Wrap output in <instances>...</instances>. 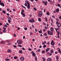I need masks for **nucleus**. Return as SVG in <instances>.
I'll return each mask as SVG.
<instances>
[{"label": "nucleus", "mask_w": 61, "mask_h": 61, "mask_svg": "<svg viewBox=\"0 0 61 61\" xmlns=\"http://www.w3.org/2000/svg\"><path fill=\"white\" fill-rule=\"evenodd\" d=\"M27 8H28V9L29 10L30 9V5L29 3V1H28L27 2Z\"/></svg>", "instance_id": "nucleus-1"}, {"label": "nucleus", "mask_w": 61, "mask_h": 61, "mask_svg": "<svg viewBox=\"0 0 61 61\" xmlns=\"http://www.w3.org/2000/svg\"><path fill=\"white\" fill-rule=\"evenodd\" d=\"M17 42L18 44H22V41L21 40H18Z\"/></svg>", "instance_id": "nucleus-2"}, {"label": "nucleus", "mask_w": 61, "mask_h": 61, "mask_svg": "<svg viewBox=\"0 0 61 61\" xmlns=\"http://www.w3.org/2000/svg\"><path fill=\"white\" fill-rule=\"evenodd\" d=\"M56 24H57L58 27H59L61 26V24L59 23H58L57 21H56Z\"/></svg>", "instance_id": "nucleus-3"}, {"label": "nucleus", "mask_w": 61, "mask_h": 61, "mask_svg": "<svg viewBox=\"0 0 61 61\" xmlns=\"http://www.w3.org/2000/svg\"><path fill=\"white\" fill-rule=\"evenodd\" d=\"M29 21L31 23H33L34 22V19L31 18V19L29 20Z\"/></svg>", "instance_id": "nucleus-4"}, {"label": "nucleus", "mask_w": 61, "mask_h": 61, "mask_svg": "<svg viewBox=\"0 0 61 61\" xmlns=\"http://www.w3.org/2000/svg\"><path fill=\"white\" fill-rule=\"evenodd\" d=\"M20 60L21 61H24V57H22L20 58Z\"/></svg>", "instance_id": "nucleus-5"}, {"label": "nucleus", "mask_w": 61, "mask_h": 61, "mask_svg": "<svg viewBox=\"0 0 61 61\" xmlns=\"http://www.w3.org/2000/svg\"><path fill=\"white\" fill-rule=\"evenodd\" d=\"M21 14L22 15L23 17H25V14L23 13L22 12H21Z\"/></svg>", "instance_id": "nucleus-6"}, {"label": "nucleus", "mask_w": 61, "mask_h": 61, "mask_svg": "<svg viewBox=\"0 0 61 61\" xmlns=\"http://www.w3.org/2000/svg\"><path fill=\"white\" fill-rule=\"evenodd\" d=\"M51 44L52 45V46H54L55 45V43H54V41H51Z\"/></svg>", "instance_id": "nucleus-7"}, {"label": "nucleus", "mask_w": 61, "mask_h": 61, "mask_svg": "<svg viewBox=\"0 0 61 61\" xmlns=\"http://www.w3.org/2000/svg\"><path fill=\"white\" fill-rule=\"evenodd\" d=\"M39 14L40 15H42V14H43L42 12L41 11H40L39 12Z\"/></svg>", "instance_id": "nucleus-8"}, {"label": "nucleus", "mask_w": 61, "mask_h": 61, "mask_svg": "<svg viewBox=\"0 0 61 61\" xmlns=\"http://www.w3.org/2000/svg\"><path fill=\"white\" fill-rule=\"evenodd\" d=\"M1 44H5V41H2L1 42Z\"/></svg>", "instance_id": "nucleus-9"}, {"label": "nucleus", "mask_w": 61, "mask_h": 61, "mask_svg": "<svg viewBox=\"0 0 61 61\" xmlns=\"http://www.w3.org/2000/svg\"><path fill=\"white\" fill-rule=\"evenodd\" d=\"M54 1H51L50 2V4H54Z\"/></svg>", "instance_id": "nucleus-10"}, {"label": "nucleus", "mask_w": 61, "mask_h": 61, "mask_svg": "<svg viewBox=\"0 0 61 61\" xmlns=\"http://www.w3.org/2000/svg\"><path fill=\"white\" fill-rule=\"evenodd\" d=\"M0 5L2 6H5V5H4V3H2L0 4Z\"/></svg>", "instance_id": "nucleus-11"}, {"label": "nucleus", "mask_w": 61, "mask_h": 61, "mask_svg": "<svg viewBox=\"0 0 61 61\" xmlns=\"http://www.w3.org/2000/svg\"><path fill=\"white\" fill-rule=\"evenodd\" d=\"M56 12L57 13L58 12H59V9H56Z\"/></svg>", "instance_id": "nucleus-12"}, {"label": "nucleus", "mask_w": 61, "mask_h": 61, "mask_svg": "<svg viewBox=\"0 0 61 61\" xmlns=\"http://www.w3.org/2000/svg\"><path fill=\"white\" fill-rule=\"evenodd\" d=\"M45 44H46V41H44V42H43L42 43V44L43 45H44Z\"/></svg>", "instance_id": "nucleus-13"}, {"label": "nucleus", "mask_w": 61, "mask_h": 61, "mask_svg": "<svg viewBox=\"0 0 61 61\" xmlns=\"http://www.w3.org/2000/svg\"><path fill=\"white\" fill-rule=\"evenodd\" d=\"M8 51L9 53H11V52H12V50L9 49L8 50Z\"/></svg>", "instance_id": "nucleus-14"}, {"label": "nucleus", "mask_w": 61, "mask_h": 61, "mask_svg": "<svg viewBox=\"0 0 61 61\" xmlns=\"http://www.w3.org/2000/svg\"><path fill=\"white\" fill-rule=\"evenodd\" d=\"M50 50V48H48L46 49V52H47Z\"/></svg>", "instance_id": "nucleus-15"}, {"label": "nucleus", "mask_w": 61, "mask_h": 61, "mask_svg": "<svg viewBox=\"0 0 61 61\" xmlns=\"http://www.w3.org/2000/svg\"><path fill=\"white\" fill-rule=\"evenodd\" d=\"M48 61H51V58H49L47 59Z\"/></svg>", "instance_id": "nucleus-16"}, {"label": "nucleus", "mask_w": 61, "mask_h": 61, "mask_svg": "<svg viewBox=\"0 0 61 61\" xmlns=\"http://www.w3.org/2000/svg\"><path fill=\"white\" fill-rule=\"evenodd\" d=\"M18 58V57L16 56H15L14 57V58L15 59H17Z\"/></svg>", "instance_id": "nucleus-17"}, {"label": "nucleus", "mask_w": 61, "mask_h": 61, "mask_svg": "<svg viewBox=\"0 0 61 61\" xmlns=\"http://www.w3.org/2000/svg\"><path fill=\"white\" fill-rule=\"evenodd\" d=\"M47 1H46L45 2V5H47Z\"/></svg>", "instance_id": "nucleus-18"}, {"label": "nucleus", "mask_w": 61, "mask_h": 61, "mask_svg": "<svg viewBox=\"0 0 61 61\" xmlns=\"http://www.w3.org/2000/svg\"><path fill=\"white\" fill-rule=\"evenodd\" d=\"M50 30L51 31H53L54 30V29L53 28L51 27L50 28Z\"/></svg>", "instance_id": "nucleus-19"}, {"label": "nucleus", "mask_w": 61, "mask_h": 61, "mask_svg": "<svg viewBox=\"0 0 61 61\" xmlns=\"http://www.w3.org/2000/svg\"><path fill=\"white\" fill-rule=\"evenodd\" d=\"M32 55L33 56H34V57H35L36 56V54L35 53H33L32 54Z\"/></svg>", "instance_id": "nucleus-20"}, {"label": "nucleus", "mask_w": 61, "mask_h": 61, "mask_svg": "<svg viewBox=\"0 0 61 61\" xmlns=\"http://www.w3.org/2000/svg\"><path fill=\"white\" fill-rule=\"evenodd\" d=\"M7 17L8 19H9L10 20H11V19H11V17H9V16H8Z\"/></svg>", "instance_id": "nucleus-21"}, {"label": "nucleus", "mask_w": 61, "mask_h": 61, "mask_svg": "<svg viewBox=\"0 0 61 61\" xmlns=\"http://www.w3.org/2000/svg\"><path fill=\"white\" fill-rule=\"evenodd\" d=\"M5 60L6 61H9V60H10V59H9L7 58V59H5Z\"/></svg>", "instance_id": "nucleus-22"}, {"label": "nucleus", "mask_w": 61, "mask_h": 61, "mask_svg": "<svg viewBox=\"0 0 61 61\" xmlns=\"http://www.w3.org/2000/svg\"><path fill=\"white\" fill-rule=\"evenodd\" d=\"M19 52L20 54H22V50H20L19 51Z\"/></svg>", "instance_id": "nucleus-23"}, {"label": "nucleus", "mask_w": 61, "mask_h": 61, "mask_svg": "<svg viewBox=\"0 0 61 61\" xmlns=\"http://www.w3.org/2000/svg\"><path fill=\"white\" fill-rule=\"evenodd\" d=\"M42 59H43V61H45L46 60V59L44 57H42Z\"/></svg>", "instance_id": "nucleus-24"}, {"label": "nucleus", "mask_w": 61, "mask_h": 61, "mask_svg": "<svg viewBox=\"0 0 61 61\" xmlns=\"http://www.w3.org/2000/svg\"><path fill=\"white\" fill-rule=\"evenodd\" d=\"M46 14L47 15H50V13L49 12H47Z\"/></svg>", "instance_id": "nucleus-25"}, {"label": "nucleus", "mask_w": 61, "mask_h": 61, "mask_svg": "<svg viewBox=\"0 0 61 61\" xmlns=\"http://www.w3.org/2000/svg\"><path fill=\"white\" fill-rule=\"evenodd\" d=\"M43 47L44 48H46V45H44L43 46Z\"/></svg>", "instance_id": "nucleus-26"}, {"label": "nucleus", "mask_w": 61, "mask_h": 61, "mask_svg": "<svg viewBox=\"0 0 61 61\" xmlns=\"http://www.w3.org/2000/svg\"><path fill=\"white\" fill-rule=\"evenodd\" d=\"M39 33H41V34L42 33V32L41 30H40V31H39Z\"/></svg>", "instance_id": "nucleus-27"}, {"label": "nucleus", "mask_w": 61, "mask_h": 61, "mask_svg": "<svg viewBox=\"0 0 61 61\" xmlns=\"http://www.w3.org/2000/svg\"><path fill=\"white\" fill-rule=\"evenodd\" d=\"M38 20L39 22H41V20L40 18H39L38 19Z\"/></svg>", "instance_id": "nucleus-28"}, {"label": "nucleus", "mask_w": 61, "mask_h": 61, "mask_svg": "<svg viewBox=\"0 0 61 61\" xmlns=\"http://www.w3.org/2000/svg\"><path fill=\"white\" fill-rule=\"evenodd\" d=\"M53 33L52 32H51V33H50V36H52L53 35V33Z\"/></svg>", "instance_id": "nucleus-29"}, {"label": "nucleus", "mask_w": 61, "mask_h": 61, "mask_svg": "<svg viewBox=\"0 0 61 61\" xmlns=\"http://www.w3.org/2000/svg\"><path fill=\"white\" fill-rule=\"evenodd\" d=\"M3 13H4V14H5V11L3 10L2 11Z\"/></svg>", "instance_id": "nucleus-30"}, {"label": "nucleus", "mask_w": 61, "mask_h": 61, "mask_svg": "<svg viewBox=\"0 0 61 61\" xmlns=\"http://www.w3.org/2000/svg\"><path fill=\"white\" fill-rule=\"evenodd\" d=\"M37 57H36V56L35 57V59L36 61H37Z\"/></svg>", "instance_id": "nucleus-31"}, {"label": "nucleus", "mask_w": 61, "mask_h": 61, "mask_svg": "<svg viewBox=\"0 0 61 61\" xmlns=\"http://www.w3.org/2000/svg\"><path fill=\"white\" fill-rule=\"evenodd\" d=\"M50 54V52H48L47 53V56H49Z\"/></svg>", "instance_id": "nucleus-32"}, {"label": "nucleus", "mask_w": 61, "mask_h": 61, "mask_svg": "<svg viewBox=\"0 0 61 61\" xmlns=\"http://www.w3.org/2000/svg\"><path fill=\"white\" fill-rule=\"evenodd\" d=\"M8 21L9 23H10V22H11V20H8Z\"/></svg>", "instance_id": "nucleus-33"}, {"label": "nucleus", "mask_w": 61, "mask_h": 61, "mask_svg": "<svg viewBox=\"0 0 61 61\" xmlns=\"http://www.w3.org/2000/svg\"><path fill=\"white\" fill-rule=\"evenodd\" d=\"M55 29L56 30V32H57V30H58V29L56 28H55Z\"/></svg>", "instance_id": "nucleus-34"}, {"label": "nucleus", "mask_w": 61, "mask_h": 61, "mask_svg": "<svg viewBox=\"0 0 61 61\" xmlns=\"http://www.w3.org/2000/svg\"><path fill=\"white\" fill-rule=\"evenodd\" d=\"M18 46H19V47H22V46L20 45H18Z\"/></svg>", "instance_id": "nucleus-35"}, {"label": "nucleus", "mask_w": 61, "mask_h": 61, "mask_svg": "<svg viewBox=\"0 0 61 61\" xmlns=\"http://www.w3.org/2000/svg\"><path fill=\"white\" fill-rule=\"evenodd\" d=\"M24 5L25 6H27V4L26 3H25Z\"/></svg>", "instance_id": "nucleus-36"}, {"label": "nucleus", "mask_w": 61, "mask_h": 61, "mask_svg": "<svg viewBox=\"0 0 61 61\" xmlns=\"http://www.w3.org/2000/svg\"><path fill=\"white\" fill-rule=\"evenodd\" d=\"M59 52L60 53H61V50H60V49H59V50H58Z\"/></svg>", "instance_id": "nucleus-37"}, {"label": "nucleus", "mask_w": 61, "mask_h": 61, "mask_svg": "<svg viewBox=\"0 0 61 61\" xmlns=\"http://www.w3.org/2000/svg\"><path fill=\"white\" fill-rule=\"evenodd\" d=\"M56 60H58V59H59V58H58V56H56Z\"/></svg>", "instance_id": "nucleus-38"}, {"label": "nucleus", "mask_w": 61, "mask_h": 61, "mask_svg": "<svg viewBox=\"0 0 61 61\" xmlns=\"http://www.w3.org/2000/svg\"><path fill=\"white\" fill-rule=\"evenodd\" d=\"M4 27H7V26L6 24L4 25Z\"/></svg>", "instance_id": "nucleus-39"}, {"label": "nucleus", "mask_w": 61, "mask_h": 61, "mask_svg": "<svg viewBox=\"0 0 61 61\" xmlns=\"http://www.w3.org/2000/svg\"><path fill=\"white\" fill-rule=\"evenodd\" d=\"M49 33H50V31H47V33L48 35H49Z\"/></svg>", "instance_id": "nucleus-40"}, {"label": "nucleus", "mask_w": 61, "mask_h": 61, "mask_svg": "<svg viewBox=\"0 0 61 61\" xmlns=\"http://www.w3.org/2000/svg\"><path fill=\"white\" fill-rule=\"evenodd\" d=\"M51 53H53V50H51Z\"/></svg>", "instance_id": "nucleus-41"}, {"label": "nucleus", "mask_w": 61, "mask_h": 61, "mask_svg": "<svg viewBox=\"0 0 61 61\" xmlns=\"http://www.w3.org/2000/svg\"><path fill=\"white\" fill-rule=\"evenodd\" d=\"M22 6L23 7V8H24L25 9V8H26L24 6H23V5H22Z\"/></svg>", "instance_id": "nucleus-42"}, {"label": "nucleus", "mask_w": 61, "mask_h": 61, "mask_svg": "<svg viewBox=\"0 0 61 61\" xmlns=\"http://www.w3.org/2000/svg\"><path fill=\"white\" fill-rule=\"evenodd\" d=\"M6 30H3V32H4V33H5V32H6Z\"/></svg>", "instance_id": "nucleus-43"}, {"label": "nucleus", "mask_w": 61, "mask_h": 61, "mask_svg": "<svg viewBox=\"0 0 61 61\" xmlns=\"http://www.w3.org/2000/svg\"><path fill=\"white\" fill-rule=\"evenodd\" d=\"M38 17H41V16H42L41 15H38Z\"/></svg>", "instance_id": "nucleus-44"}, {"label": "nucleus", "mask_w": 61, "mask_h": 61, "mask_svg": "<svg viewBox=\"0 0 61 61\" xmlns=\"http://www.w3.org/2000/svg\"><path fill=\"white\" fill-rule=\"evenodd\" d=\"M28 50L29 51H32V49H30V48H29Z\"/></svg>", "instance_id": "nucleus-45"}, {"label": "nucleus", "mask_w": 61, "mask_h": 61, "mask_svg": "<svg viewBox=\"0 0 61 61\" xmlns=\"http://www.w3.org/2000/svg\"><path fill=\"white\" fill-rule=\"evenodd\" d=\"M34 9L35 10V11H36V9L35 7L34 8Z\"/></svg>", "instance_id": "nucleus-46"}, {"label": "nucleus", "mask_w": 61, "mask_h": 61, "mask_svg": "<svg viewBox=\"0 0 61 61\" xmlns=\"http://www.w3.org/2000/svg\"><path fill=\"white\" fill-rule=\"evenodd\" d=\"M52 17L53 18H55V17L54 15H52Z\"/></svg>", "instance_id": "nucleus-47"}, {"label": "nucleus", "mask_w": 61, "mask_h": 61, "mask_svg": "<svg viewBox=\"0 0 61 61\" xmlns=\"http://www.w3.org/2000/svg\"><path fill=\"white\" fill-rule=\"evenodd\" d=\"M42 52L43 53H45V51H42Z\"/></svg>", "instance_id": "nucleus-48"}, {"label": "nucleus", "mask_w": 61, "mask_h": 61, "mask_svg": "<svg viewBox=\"0 0 61 61\" xmlns=\"http://www.w3.org/2000/svg\"><path fill=\"white\" fill-rule=\"evenodd\" d=\"M57 5L58 7H60V6H60V5H59V4H58Z\"/></svg>", "instance_id": "nucleus-49"}, {"label": "nucleus", "mask_w": 61, "mask_h": 61, "mask_svg": "<svg viewBox=\"0 0 61 61\" xmlns=\"http://www.w3.org/2000/svg\"><path fill=\"white\" fill-rule=\"evenodd\" d=\"M24 29L25 30H26L27 29V28H25Z\"/></svg>", "instance_id": "nucleus-50"}, {"label": "nucleus", "mask_w": 61, "mask_h": 61, "mask_svg": "<svg viewBox=\"0 0 61 61\" xmlns=\"http://www.w3.org/2000/svg\"><path fill=\"white\" fill-rule=\"evenodd\" d=\"M3 28L4 29V30H6V28L5 27H3Z\"/></svg>", "instance_id": "nucleus-51"}, {"label": "nucleus", "mask_w": 61, "mask_h": 61, "mask_svg": "<svg viewBox=\"0 0 61 61\" xmlns=\"http://www.w3.org/2000/svg\"><path fill=\"white\" fill-rule=\"evenodd\" d=\"M57 33L58 34V35H60V32H59V31H57Z\"/></svg>", "instance_id": "nucleus-52"}, {"label": "nucleus", "mask_w": 61, "mask_h": 61, "mask_svg": "<svg viewBox=\"0 0 61 61\" xmlns=\"http://www.w3.org/2000/svg\"><path fill=\"white\" fill-rule=\"evenodd\" d=\"M44 35L45 36H46V35H47L46 34V33H44Z\"/></svg>", "instance_id": "nucleus-53"}, {"label": "nucleus", "mask_w": 61, "mask_h": 61, "mask_svg": "<svg viewBox=\"0 0 61 61\" xmlns=\"http://www.w3.org/2000/svg\"><path fill=\"white\" fill-rule=\"evenodd\" d=\"M32 34H33V33L32 32H31L30 33V36H31V35H32Z\"/></svg>", "instance_id": "nucleus-54"}, {"label": "nucleus", "mask_w": 61, "mask_h": 61, "mask_svg": "<svg viewBox=\"0 0 61 61\" xmlns=\"http://www.w3.org/2000/svg\"><path fill=\"white\" fill-rule=\"evenodd\" d=\"M22 50H23L24 51H25V48H22Z\"/></svg>", "instance_id": "nucleus-55"}, {"label": "nucleus", "mask_w": 61, "mask_h": 61, "mask_svg": "<svg viewBox=\"0 0 61 61\" xmlns=\"http://www.w3.org/2000/svg\"><path fill=\"white\" fill-rule=\"evenodd\" d=\"M6 42H7V43H9V41L8 40H7Z\"/></svg>", "instance_id": "nucleus-56"}, {"label": "nucleus", "mask_w": 61, "mask_h": 61, "mask_svg": "<svg viewBox=\"0 0 61 61\" xmlns=\"http://www.w3.org/2000/svg\"><path fill=\"white\" fill-rule=\"evenodd\" d=\"M13 36H14V37H15L16 36V34H14Z\"/></svg>", "instance_id": "nucleus-57"}, {"label": "nucleus", "mask_w": 61, "mask_h": 61, "mask_svg": "<svg viewBox=\"0 0 61 61\" xmlns=\"http://www.w3.org/2000/svg\"><path fill=\"white\" fill-rule=\"evenodd\" d=\"M38 52H40V49H39L37 50Z\"/></svg>", "instance_id": "nucleus-58"}, {"label": "nucleus", "mask_w": 61, "mask_h": 61, "mask_svg": "<svg viewBox=\"0 0 61 61\" xmlns=\"http://www.w3.org/2000/svg\"><path fill=\"white\" fill-rule=\"evenodd\" d=\"M13 46H14V47H17V46L15 45Z\"/></svg>", "instance_id": "nucleus-59"}, {"label": "nucleus", "mask_w": 61, "mask_h": 61, "mask_svg": "<svg viewBox=\"0 0 61 61\" xmlns=\"http://www.w3.org/2000/svg\"><path fill=\"white\" fill-rule=\"evenodd\" d=\"M42 3H43V4H44L45 3V2L44 1H43Z\"/></svg>", "instance_id": "nucleus-60"}, {"label": "nucleus", "mask_w": 61, "mask_h": 61, "mask_svg": "<svg viewBox=\"0 0 61 61\" xmlns=\"http://www.w3.org/2000/svg\"><path fill=\"white\" fill-rule=\"evenodd\" d=\"M35 31H36V32H37V29H35Z\"/></svg>", "instance_id": "nucleus-61"}, {"label": "nucleus", "mask_w": 61, "mask_h": 61, "mask_svg": "<svg viewBox=\"0 0 61 61\" xmlns=\"http://www.w3.org/2000/svg\"><path fill=\"white\" fill-rule=\"evenodd\" d=\"M39 48H42V46H40Z\"/></svg>", "instance_id": "nucleus-62"}, {"label": "nucleus", "mask_w": 61, "mask_h": 61, "mask_svg": "<svg viewBox=\"0 0 61 61\" xmlns=\"http://www.w3.org/2000/svg\"><path fill=\"white\" fill-rule=\"evenodd\" d=\"M7 11H9V8L7 9Z\"/></svg>", "instance_id": "nucleus-63"}, {"label": "nucleus", "mask_w": 61, "mask_h": 61, "mask_svg": "<svg viewBox=\"0 0 61 61\" xmlns=\"http://www.w3.org/2000/svg\"><path fill=\"white\" fill-rule=\"evenodd\" d=\"M59 18H60V19H61V16H59Z\"/></svg>", "instance_id": "nucleus-64"}]
</instances>
